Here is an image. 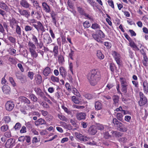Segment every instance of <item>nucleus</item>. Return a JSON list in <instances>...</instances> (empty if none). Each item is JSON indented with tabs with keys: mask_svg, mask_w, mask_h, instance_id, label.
Returning <instances> with one entry per match:
<instances>
[{
	"mask_svg": "<svg viewBox=\"0 0 148 148\" xmlns=\"http://www.w3.org/2000/svg\"><path fill=\"white\" fill-rule=\"evenodd\" d=\"M101 77L100 72L97 69L92 70L88 75V79L92 86L96 85Z\"/></svg>",
	"mask_w": 148,
	"mask_h": 148,
	"instance_id": "nucleus-1",
	"label": "nucleus"
},
{
	"mask_svg": "<svg viewBox=\"0 0 148 148\" xmlns=\"http://www.w3.org/2000/svg\"><path fill=\"white\" fill-rule=\"evenodd\" d=\"M112 121L115 125L119 128L120 131L122 132H126L127 131V127L125 126L124 124L119 121L116 119H113Z\"/></svg>",
	"mask_w": 148,
	"mask_h": 148,
	"instance_id": "nucleus-2",
	"label": "nucleus"
},
{
	"mask_svg": "<svg viewBox=\"0 0 148 148\" xmlns=\"http://www.w3.org/2000/svg\"><path fill=\"white\" fill-rule=\"evenodd\" d=\"M140 100L138 101V103L140 106H142L146 104L147 102V99L146 97L142 92L139 93Z\"/></svg>",
	"mask_w": 148,
	"mask_h": 148,
	"instance_id": "nucleus-3",
	"label": "nucleus"
},
{
	"mask_svg": "<svg viewBox=\"0 0 148 148\" xmlns=\"http://www.w3.org/2000/svg\"><path fill=\"white\" fill-rule=\"evenodd\" d=\"M33 25L38 32L40 30L43 32L45 31V29L44 27L40 21L37 22L36 24H33Z\"/></svg>",
	"mask_w": 148,
	"mask_h": 148,
	"instance_id": "nucleus-4",
	"label": "nucleus"
},
{
	"mask_svg": "<svg viewBox=\"0 0 148 148\" xmlns=\"http://www.w3.org/2000/svg\"><path fill=\"white\" fill-rule=\"evenodd\" d=\"M14 107V103L13 102L11 101H8L5 104L6 110L9 111H12Z\"/></svg>",
	"mask_w": 148,
	"mask_h": 148,
	"instance_id": "nucleus-5",
	"label": "nucleus"
},
{
	"mask_svg": "<svg viewBox=\"0 0 148 148\" xmlns=\"http://www.w3.org/2000/svg\"><path fill=\"white\" fill-rule=\"evenodd\" d=\"M75 135L76 138L79 139L81 141H86L89 139V138L79 133H75Z\"/></svg>",
	"mask_w": 148,
	"mask_h": 148,
	"instance_id": "nucleus-6",
	"label": "nucleus"
},
{
	"mask_svg": "<svg viewBox=\"0 0 148 148\" xmlns=\"http://www.w3.org/2000/svg\"><path fill=\"white\" fill-rule=\"evenodd\" d=\"M44 42L47 44L50 43L52 42V40L49 35L45 34L43 36Z\"/></svg>",
	"mask_w": 148,
	"mask_h": 148,
	"instance_id": "nucleus-7",
	"label": "nucleus"
},
{
	"mask_svg": "<svg viewBox=\"0 0 148 148\" xmlns=\"http://www.w3.org/2000/svg\"><path fill=\"white\" fill-rule=\"evenodd\" d=\"M112 55L115 58L116 63L118 64H120V60L119 54L115 51L112 52Z\"/></svg>",
	"mask_w": 148,
	"mask_h": 148,
	"instance_id": "nucleus-8",
	"label": "nucleus"
},
{
	"mask_svg": "<svg viewBox=\"0 0 148 148\" xmlns=\"http://www.w3.org/2000/svg\"><path fill=\"white\" fill-rule=\"evenodd\" d=\"M20 4L22 7L25 8H28L31 6L26 0H21L20 1Z\"/></svg>",
	"mask_w": 148,
	"mask_h": 148,
	"instance_id": "nucleus-9",
	"label": "nucleus"
},
{
	"mask_svg": "<svg viewBox=\"0 0 148 148\" xmlns=\"http://www.w3.org/2000/svg\"><path fill=\"white\" fill-rule=\"evenodd\" d=\"M34 90L36 92L37 94L40 95L41 97L44 99L46 98L44 93L42 92V90L39 88H35L34 89Z\"/></svg>",
	"mask_w": 148,
	"mask_h": 148,
	"instance_id": "nucleus-10",
	"label": "nucleus"
},
{
	"mask_svg": "<svg viewBox=\"0 0 148 148\" xmlns=\"http://www.w3.org/2000/svg\"><path fill=\"white\" fill-rule=\"evenodd\" d=\"M18 11L21 15L24 16L27 18H28L30 16L29 13L26 10H22L19 9Z\"/></svg>",
	"mask_w": 148,
	"mask_h": 148,
	"instance_id": "nucleus-11",
	"label": "nucleus"
},
{
	"mask_svg": "<svg viewBox=\"0 0 148 148\" xmlns=\"http://www.w3.org/2000/svg\"><path fill=\"white\" fill-rule=\"evenodd\" d=\"M10 87L7 85H5L3 86L2 88V90L5 94H9L10 92Z\"/></svg>",
	"mask_w": 148,
	"mask_h": 148,
	"instance_id": "nucleus-12",
	"label": "nucleus"
},
{
	"mask_svg": "<svg viewBox=\"0 0 148 148\" xmlns=\"http://www.w3.org/2000/svg\"><path fill=\"white\" fill-rule=\"evenodd\" d=\"M42 6L44 10L47 13H49L51 11L50 7L45 2L42 3Z\"/></svg>",
	"mask_w": 148,
	"mask_h": 148,
	"instance_id": "nucleus-13",
	"label": "nucleus"
},
{
	"mask_svg": "<svg viewBox=\"0 0 148 148\" xmlns=\"http://www.w3.org/2000/svg\"><path fill=\"white\" fill-rule=\"evenodd\" d=\"M86 116V115L85 113L82 112L78 113L76 115L77 118L79 120L85 119Z\"/></svg>",
	"mask_w": 148,
	"mask_h": 148,
	"instance_id": "nucleus-14",
	"label": "nucleus"
},
{
	"mask_svg": "<svg viewBox=\"0 0 148 148\" xmlns=\"http://www.w3.org/2000/svg\"><path fill=\"white\" fill-rule=\"evenodd\" d=\"M51 72L50 68L48 67H47L43 70V74L45 76L47 77L51 73Z\"/></svg>",
	"mask_w": 148,
	"mask_h": 148,
	"instance_id": "nucleus-15",
	"label": "nucleus"
},
{
	"mask_svg": "<svg viewBox=\"0 0 148 148\" xmlns=\"http://www.w3.org/2000/svg\"><path fill=\"white\" fill-rule=\"evenodd\" d=\"M60 72V74L63 77H65L67 73L65 69L62 67H61L59 69Z\"/></svg>",
	"mask_w": 148,
	"mask_h": 148,
	"instance_id": "nucleus-16",
	"label": "nucleus"
},
{
	"mask_svg": "<svg viewBox=\"0 0 148 148\" xmlns=\"http://www.w3.org/2000/svg\"><path fill=\"white\" fill-rule=\"evenodd\" d=\"M46 123V121L40 118L35 122V124L36 126H38L39 125L45 124Z\"/></svg>",
	"mask_w": 148,
	"mask_h": 148,
	"instance_id": "nucleus-17",
	"label": "nucleus"
},
{
	"mask_svg": "<svg viewBox=\"0 0 148 148\" xmlns=\"http://www.w3.org/2000/svg\"><path fill=\"white\" fill-rule=\"evenodd\" d=\"M88 133L92 135H95L97 132L96 129L94 127H90L88 130Z\"/></svg>",
	"mask_w": 148,
	"mask_h": 148,
	"instance_id": "nucleus-18",
	"label": "nucleus"
},
{
	"mask_svg": "<svg viewBox=\"0 0 148 148\" xmlns=\"http://www.w3.org/2000/svg\"><path fill=\"white\" fill-rule=\"evenodd\" d=\"M143 90L145 92H148V82L145 80L143 83Z\"/></svg>",
	"mask_w": 148,
	"mask_h": 148,
	"instance_id": "nucleus-19",
	"label": "nucleus"
},
{
	"mask_svg": "<svg viewBox=\"0 0 148 148\" xmlns=\"http://www.w3.org/2000/svg\"><path fill=\"white\" fill-rule=\"evenodd\" d=\"M20 99L22 102L25 103L27 104H29L30 103V101L29 100L25 97H20Z\"/></svg>",
	"mask_w": 148,
	"mask_h": 148,
	"instance_id": "nucleus-20",
	"label": "nucleus"
},
{
	"mask_svg": "<svg viewBox=\"0 0 148 148\" xmlns=\"http://www.w3.org/2000/svg\"><path fill=\"white\" fill-rule=\"evenodd\" d=\"M120 80L121 87L127 86H128V83L125 78L121 77L120 78Z\"/></svg>",
	"mask_w": 148,
	"mask_h": 148,
	"instance_id": "nucleus-21",
	"label": "nucleus"
},
{
	"mask_svg": "<svg viewBox=\"0 0 148 148\" xmlns=\"http://www.w3.org/2000/svg\"><path fill=\"white\" fill-rule=\"evenodd\" d=\"M119 97L118 96L114 95L113 97V105L116 106L119 103Z\"/></svg>",
	"mask_w": 148,
	"mask_h": 148,
	"instance_id": "nucleus-22",
	"label": "nucleus"
},
{
	"mask_svg": "<svg viewBox=\"0 0 148 148\" xmlns=\"http://www.w3.org/2000/svg\"><path fill=\"white\" fill-rule=\"evenodd\" d=\"M95 109L99 110L102 108L101 103L99 101H97L95 103Z\"/></svg>",
	"mask_w": 148,
	"mask_h": 148,
	"instance_id": "nucleus-23",
	"label": "nucleus"
},
{
	"mask_svg": "<svg viewBox=\"0 0 148 148\" xmlns=\"http://www.w3.org/2000/svg\"><path fill=\"white\" fill-rule=\"evenodd\" d=\"M16 32L18 36H20L21 35V27L19 26L16 25Z\"/></svg>",
	"mask_w": 148,
	"mask_h": 148,
	"instance_id": "nucleus-24",
	"label": "nucleus"
},
{
	"mask_svg": "<svg viewBox=\"0 0 148 148\" xmlns=\"http://www.w3.org/2000/svg\"><path fill=\"white\" fill-rule=\"evenodd\" d=\"M28 45L29 47V51L35 50L36 49V47L35 45V44H33V43L29 42H28Z\"/></svg>",
	"mask_w": 148,
	"mask_h": 148,
	"instance_id": "nucleus-25",
	"label": "nucleus"
},
{
	"mask_svg": "<svg viewBox=\"0 0 148 148\" xmlns=\"http://www.w3.org/2000/svg\"><path fill=\"white\" fill-rule=\"evenodd\" d=\"M111 133L113 136L119 137L121 136V133L119 132L112 131Z\"/></svg>",
	"mask_w": 148,
	"mask_h": 148,
	"instance_id": "nucleus-26",
	"label": "nucleus"
},
{
	"mask_svg": "<svg viewBox=\"0 0 148 148\" xmlns=\"http://www.w3.org/2000/svg\"><path fill=\"white\" fill-rule=\"evenodd\" d=\"M0 7L6 11H7L8 9V7L7 5L3 2H0Z\"/></svg>",
	"mask_w": 148,
	"mask_h": 148,
	"instance_id": "nucleus-27",
	"label": "nucleus"
},
{
	"mask_svg": "<svg viewBox=\"0 0 148 148\" xmlns=\"http://www.w3.org/2000/svg\"><path fill=\"white\" fill-rule=\"evenodd\" d=\"M97 57L100 59H103L104 57V56L102 54L100 50L97 51Z\"/></svg>",
	"mask_w": 148,
	"mask_h": 148,
	"instance_id": "nucleus-28",
	"label": "nucleus"
},
{
	"mask_svg": "<svg viewBox=\"0 0 148 148\" xmlns=\"http://www.w3.org/2000/svg\"><path fill=\"white\" fill-rule=\"evenodd\" d=\"M12 141V139L10 138L8 139L6 142V143L5 144V147L7 148L11 146Z\"/></svg>",
	"mask_w": 148,
	"mask_h": 148,
	"instance_id": "nucleus-29",
	"label": "nucleus"
},
{
	"mask_svg": "<svg viewBox=\"0 0 148 148\" xmlns=\"http://www.w3.org/2000/svg\"><path fill=\"white\" fill-rule=\"evenodd\" d=\"M36 81L37 84H40L42 82V77L40 75H38L36 78Z\"/></svg>",
	"mask_w": 148,
	"mask_h": 148,
	"instance_id": "nucleus-30",
	"label": "nucleus"
},
{
	"mask_svg": "<svg viewBox=\"0 0 148 148\" xmlns=\"http://www.w3.org/2000/svg\"><path fill=\"white\" fill-rule=\"evenodd\" d=\"M17 23L16 21L14 18H12L10 22V25L11 27L13 29L14 28V25L15 24Z\"/></svg>",
	"mask_w": 148,
	"mask_h": 148,
	"instance_id": "nucleus-31",
	"label": "nucleus"
},
{
	"mask_svg": "<svg viewBox=\"0 0 148 148\" xmlns=\"http://www.w3.org/2000/svg\"><path fill=\"white\" fill-rule=\"evenodd\" d=\"M58 117L62 121H64L66 122H67L68 121V119L66 118L63 115L58 114Z\"/></svg>",
	"mask_w": 148,
	"mask_h": 148,
	"instance_id": "nucleus-32",
	"label": "nucleus"
},
{
	"mask_svg": "<svg viewBox=\"0 0 148 148\" xmlns=\"http://www.w3.org/2000/svg\"><path fill=\"white\" fill-rule=\"evenodd\" d=\"M98 36L100 38H104L105 35L103 32L101 30L98 31Z\"/></svg>",
	"mask_w": 148,
	"mask_h": 148,
	"instance_id": "nucleus-33",
	"label": "nucleus"
},
{
	"mask_svg": "<svg viewBox=\"0 0 148 148\" xmlns=\"http://www.w3.org/2000/svg\"><path fill=\"white\" fill-rule=\"evenodd\" d=\"M91 28L93 29H99L100 28V26L97 23H94L92 24Z\"/></svg>",
	"mask_w": 148,
	"mask_h": 148,
	"instance_id": "nucleus-34",
	"label": "nucleus"
},
{
	"mask_svg": "<svg viewBox=\"0 0 148 148\" xmlns=\"http://www.w3.org/2000/svg\"><path fill=\"white\" fill-rule=\"evenodd\" d=\"M51 80L53 82H58L59 81V78L54 75H52L51 76Z\"/></svg>",
	"mask_w": 148,
	"mask_h": 148,
	"instance_id": "nucleus-35",
	"label": "nucleus"
},
{
	"mask_svg": "<svg viewBox=\"0 0 148 148\" xmlns=\"http://www.w3.org/2000/svg\"><path fill=\"white\" fill-rule=\"evenodd\" d=\"M77 10L79 12L81 15H84L85 13L84 10L82 8L79 7H77Z\"/></svg>",
	"mask_w": 148,
	"mask_h": 148,
	"instance_id": "nucleus-36",
	"label": "nucleus"
},
{
	"mask_svg": "<svg viewBox=\"0 0 148 148\" xmlns=\"http://www.w3.org/2000/svg\"><path fill=\"white\" fill-rule=\"evenodd\" d=\"M72 100L76 104H79L80 103L78 99L76 98L75 96H73L72 97Z\"/></svg>",
	"mask_w": 148,
	"mask_h": 148,
	"instance_id": "nucleus-37",
	"label": "nucleus"
},
{
	"mask_svg": "<svg viewBox=\"0 0 148 148\" xmlns=\"http://www.w3.org/2000/svg\"><path fill=\"white\" fill-rule=\"evenodd\" d=\"M127 86H122V91L124 93V94L126 95V97H129V95H128L126 94L127 92Z\"/></svg>",
	"mask_w": 148,
	"mask_h": 148,
	"instance_id": "nucleus-38",
	"label": "nucleus"
},
{
	"mask_svg": "<svg viewBox=\"0 0 148 148\" xmlns=\"http://www.w3.org/2000/svg\"><path fill=\"white\" fill-rule=\"evenodd\" d=\"M29 97L31 100L34 102H35L37 101V98L34 94L30 95H29Z\"/></svg>",
	"mask_w": 148,
	"mask_h": 148,
	"instance_id": "nucleus-39",
	"label": "nucleus"
},
{
	"mask_svg": "<svg viewBox=\"0 0 148 148\" xmlns=\"http://www.w3.org/2000/svg\"><path fill=\"white\" fill-rule=\"evenodd\" d=\"M123 116L121 113H118L116 114V118L119 121H121L123 120Z\"/></svg>",
	"mask_w": 148,
	"mask_h": 148,
	"instance_id": "nucleus-40",
	"label": "nucleus"
},
{
	"mask_svg": "<svg viewBox=\"0 0 148 148\" xmlns=\"http://www.w3.org/2000/svg\"><path fill=\"white\" fill-rule=\"evenodd\" d=\"M92 36L93 38L98 42H99L101 41L100 38L98 36V34H93Z\"/></svg>",
	"mask_w": 148,
	"mask_h": 148,
	"instance_id": "nucleus-41",
	"label": "nucleus"
},
{
	"mask_svg": "<svg viewBox=\"0 0 148 148\" xmlns=\"http://www.w3.org/2000/svg\"><path fill=\"white\" fill-rule=\"evenodd\" d=\"M53 52L54 53V56H55L58 53V47L57 46H55L53 49Z\"/></svg>",
	"mask_w": 148,
	"mask_h": 148,
	"instance_id": "nucleus-42",
	"label": "nucleus"
},
{
	"mask_svg": "<svg viewBox=\"0 0 148 148\" xmlns=\"http://www.w3.org/2000/svg\"><path fill=\"white\" fill-rule=\"evenodd\" d=\"M29 51L30 52L31 55L32 56H33L35 58H36L38 54L35 51V50H32Z\"/></svg>",
	"mask_w": 148,
	"mask_h": 148,
	"instance_id": "nucleus-43",
	"label": "nucleus"
},
{
	"mask_svg": "<svg viewBox=\"0 0 148 148\" xmlns=\"http://www.w3.org/2000/svg\"><path fill=\"white\" fill-rule=\"evenodd\" d=\"M84 96L88 99H90L93 98L92 96L91 95L88 94H85L84 95Z\"/></svg>",
	"mask_w": 148,
	"mask_h": 148,
	"instance_id": "nucleus-44",
	"label": "nucleus"
},
{
	"mask_svg": "<svg viewBox=\"0 0 148 148\" xmlns=\"http://www.w3.org/2000/svg\"><path fill=\"white\" fill-rule=\"evenodd\" d=\"M83 25L85 28L89 27L90 26L89 23L87 21L84 22L83 23Z\"/></svg>",
	"mask_w": 148,
	"mask_h": 148,
	"instance_id": "nucleus-45",
	"label": "nucleus"
},
{
	"mask_svg": "<svg viewBox=\"0 0 148 148\" xmlns=\"http://www.w3.org/2000/svg\"><path fill=\"white\" fill-rule=\"evenodd\" d=\"M58 60L60 63H62L64 61V59L62 56L60 55L58 57Z\"/></svg>",
	"mask_w": 148,
	"mask_h": 148,
	"instance_id": "nucleus-46",
	"label": "nucleus"
},
{
	"mask_svg": "<svg viewBox=\"0 0 148 148\" xmlns=\"http://www.w3.org/2000/svg\"><path fill=\"white\" fill-rule=\"evenodd\" d=\"M8 39L13 43H15L16 42L15 39L11 36L8 37Z\"/></svg>",
	"mask_w": 148,
	"mask_h": 148,
	"instance_id": "nucleus-47",
	"label": "nucleus"
},
{
	"mask_svg": "<svg viewBox=\"0 0 148 148\" xmlns=\"http://www.w3.org/2000/svg\"><path fill=\"white\" fill-rule=\"evenodd\" d=\"M32 40L34 42V44L36 45V44H38V40L36 37L34 35H33V37L32 38Z\"/></svg>",
	"mask_w": 148,
	"mask_h": 148,
	"instance_id": "nucleus-48",
	"label": "nucleus"
},
{
	"mask_svg": "<svg viewBox=\"0 0 148 148\" xmlns=\"http://www.w3.org/2000/svg\"><path fill=\"white\" fill-rule=\"evenodd\" d=\"M21 126V124L19 123H16L14 127L15 130H18L20 129Z\"/></svg>",
	"mask_w": 148,
	"mask_h": 148,
	"instance_id": "nucleus-49",
	"label": "nucleus"
},
{
	"mask_svg": "<svg viewBox=\"0 0 148 148\" xmlns=\"http://www.w3.org/2000/svg\"><path fill=\"white\" fill-rule=\"evenodd\" d=\"M9 80L11 84L13 85V86H16V83H15L12 77H9Z\"/></svg>",
	"mask_w": 148,
	"mask_h": 148,
	"instance_id": "nucleus-50",
	"label": "nucleus"
},
{
	"mask_svg": "<svg viewBox=\"0 0 148 148\" xmlns=\"http://www.w3.org/2000/svg\"><path fill=\"white\" fill-rule=\"evenodd\" d=\"M8 128V126L7 125H4L1 127V130L2 131L4 132L6 131Z\"/></svg>",
	"mask_w": 148,
	"mask_h": 148,
	"instance_id": "nucleus-51",
	"label": "nucleus"
},
{
	"mask_svg": "<svg viewBox=\"0 0 148 148\" xmlns=\"http://www.w3.org/2000/svg\"><path fill=\"white\" fill-rule=\"evenodd\" d=\"M33 27L28 25H26L25 27V30L26 32L30 31L32 30Z\"/></svg>",
	"mask_w": 148,
	"mask_h": 148,
	"instance_id": "nucleus-52",
	"label": "nucleus"
},
{
	"mask_svg": "<svg viewBox=\"0 0 148 148\" xmlns=\"http://www.w3.org/2000/svg\"><path fill=\"white\" fill-rule=\"evenodd\" d=\"M26 132V128L25 126L22 127L21 129L20 130V132L21 133H25Z\"/></svg>",
	"mask_w": 148,
	"mask_h": 148,
	"instance_id": "nucleus-53",
	"label": "nucleus"
},
{
	"mask_svg": "<svg viewBox=\"0 0 148 148\" xmlns=\"http://www.w3.org/2000/svg\"><path fill=\"white\" fill-rule=\"evenodd\" d=\"M4 120L6 123H8L10 122V118L9 116H5L4 117Z\"/></svg>",
	"mask_w": 148,
	"mask_h": 148,
	"instance_id": "nucleus-54",
	"label": "nucleus"
},
{
	"mask_svg": "<svg viewBox=\"0 0 148 148\" xmlns=\"http://www.w3.org/2000/svg\"><path fill=\"white\" fill-rule=\"evenodd\" d=\"M4 135L6 137L8 138H10L11 136V133L10 131L5 132L4 134Z\"/></svg>",
	"mask_w": 148,
	"mask_h": 148,
	"instance_id": "nucleus-55",
	"label": "nucleus"
},
{
	"mask_svg": "<svg viewBox=\"0 0 148 148\" xmlns=\"http://www.w3.org/2000/svg\"><path fill=\"white\" fill-rule=\"evenodd\" d=\"M8 60L11 62V64H15L16 63V61L13 58H10L8 59Z\"/></svg>",
	"mask_w": 148,
	"mask_h": 148,
	"instance_id": "nucleus-56",
	"label": "nucleus"
},
{
	"mask_svg": "<svg viewBox=\"0 0 148 148\" xmlns=\"http://www.w3.org/2000/svg\"><path fill=\"white\" fill-rule=\"evenodd\" d=\"M108 2L110 6H111L112 8H114V6L113 1H112L108 0Z\"/></svg>",
	"mask_w": 148,
	"mask_h": 148,
	"instance_id": "nucleus-57",
	"label": "nucleus"
},
{
	"mask_svg": "<svg viewBox=\"0 0 148 148\" xmlns=\"http://www.w3.org/2000/svg\"><path fill=\"white\" fill-rule=\"evenodd\" d=\"M130 46L131 47H133L134 48L136 49V46L134 42L133 41H131L130 42Z\"/></svg>",
	"mask_w": 148,
	"mask_h": 148,
	"instance_id": "nucleus-58",
	"label": "nucleus"
},
{
	"mask_svg": "<svg viewBox=\"0 0 148 148\" xmlns=\"http://www.w3.org/2000/svg\"><path fill=\"white\" fill-rule=\"evenodd\" d=\"M97 127L98 129L100 130H102L103 129L104 127L102 125L98 124L97 125Z\"/></svg>",
	"mask_w": 148,
	"mask_h": 148,
	"instance_id": "nucleus-59",
	"label": "nucleus"
},
{
	"mask_svg": "<svg viewBox=\"0 0 148 148\" xmlns=\"http://www.w3.org/2000/svg\"><path fill=\"white\" fill-rule=\"evenodd\" d=\"M74 54V51H73L71 49V52L69 53V58L72 60L73 59L72 56Z\"/></svg>",
	"mask_w": 148,
	"mask_h": 148,
	"instance_id": "nucleus-60",
	"label": "nucleus"
},
{
	"mask_svg": "<svg viewBox=\"0 0 148 148\" xmlns=\"http://www.w3.org/2000/svg\"><path fill=\"white\" fill-rule=\"evenodd\" d=\"M34 74L32 72H29L28 73V76L29 78L32 79L33 77Z\"/></svg>",
	"mask_w": 148,
	"mask_h": 148,
	"instance_id": "nucleus-61",
	"label": "nucleus"
},
{
	"mask_svg": "<svg viewBox=\"0 0 148 148\" xmlns=\"http://www.w3.org/2000/svg\"><path fill=\"white\" fill-rule=\"evenodd\" d=\"M17 66L20 69V70L22 72H23L24 71V70L23 68L22 65L20 63H19L18 64Z\"/></svg>",
	"mask_w": 148,
	"mask_h": 148,
	"instance_id": "nucleus-62",
	"label": "nucleus"
},
{
	"mask_svg": "<svg viewBox=\"0 0 148 148\" xmlns=\"http://www.w3.org/2000/svg\"><path fill=\"white\" fill-rule=\"evenodd\" d=\"M104 45L108 49L110 48L111 47V44L108 42H105Z\"/></svg>",
	"mask_w": 148,
	"mask_h": 148,
	"instance_id": "nucleus-63",
	"label": "nucleus"
},
{
	"mask_svg": "<svg viewBox=\"0 0 148 148\" xmlns=\"http://www.w3.org/2000/svg\"><path fill=\"white\" fill-rule=\"evenodd\" d=\"M25 125L27 128L29 129H31L32 127V124L29 122L26 123Z\"/></svg>",
	"mask_w": 148,
	"mask_h": 148,
	"instance_id": "nucleus-64",
	"label": "nucleus"
}]
</instances>
